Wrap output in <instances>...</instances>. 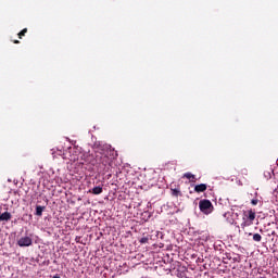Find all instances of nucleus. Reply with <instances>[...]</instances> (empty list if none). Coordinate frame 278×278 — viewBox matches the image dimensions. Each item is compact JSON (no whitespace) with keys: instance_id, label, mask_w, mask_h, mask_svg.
Here are the masks:
<instances>
[{"instance_id":"nucleus-2","label":"nucleus","mask_w":278,"mask_h":278,"mask_svg":"<svg viewBox=\"0 0 278 278\" xmlns=\"http://www.w3.org/2000/svg\"><path fill=\"white\" fill-rule=\"evenodd\" d=\"M199 207L200 212H202L203 214H212V212H214V205L210 200H201L199 202Z\"/></svg>"},{"instance_id":"nucleus-1","label":"nucleus","mask_w":278,"mask_h":278,"mask_svg":"<svg viewBox=\"0 0 278 278\" xmlns=\"http://www.w3.org/2000/svg\"><path fill=\"white\" fill-rule=\"evenodd\" d=\"M118 154L112 150H102V152L97 154V160L99 163L104 166V173H112V165L114 164V157H116Z\"/></svg>"},{"instance_id":"nucleus-15","label":"nucleus","mask_w":278,"mask_h":278,"mask_svg":"<svg viewBox=\"0 0 278 278\" xmlns=\"http://www.w3.org/2000/svg\"><path fill=\"white\" fill-rule=\"evenodd\" d=\"M13 42H14V45H20L21 43V41H18V40H14Z\"/></svg>"},{"instance_id":"nucleus-17","label":"nucleus","mask_w":278,"mask_h":278,"mask_svg":"<svg viewBox=\"0 0 278 278\" xmlns=\"http://www.w3.org/2000/svg\"><path fill=\"white\" fill-rule=\"evenodd\" d=\"M249 236H253V233L250 232Z\"/></svg>"},{"instance_id":"nucleus-11","label":"nucleus","mask_w":278,"mask_h":278,"mask_svg":"<svg viewBox=\"0 0 278 278\" xmlns=\"http://www.w3.org/2000/svg\"><path fill=\"white\" fill-rule=\"evenodd\" d=\"M172 194L173 197H179L181 195V191H179V189H172Z\"/></svg>"},{"instance_id":"nucleus-5","label":"nucleus","mask_w":278,"mask_h":278,"mask_svg":"<svg viewBox=\"0 0 278 278\" xmlns=\"http://www.w3.org/2000/svg\"><path fill=\"white\" fill-rule=\"evenodd\" d=\"M184 178L186 179H189V181H191V184H194L197 182V176H194L192 173L188 172V173H185Z\"/></svg>"},{"instance_id":"nucleus-12","label":"nucleus","mask_w":278,"mask_h":278,"mask_svg":"<svg viewBox=\"0 0 278 278\" xmlns=\"http://www.w3.org/2000/svg\"><path fill=\"white\" fill-rule=\"evenodd\" d=\"M25 34H27V28L22 29V30L17 34V36H18V38L21 39V38H23V36H25Z\"/></svg>"},{"instance_id":"nucleus-18","label":"nucleus","mask_w":278,"mask_h":278,"mask_svg":"<svg viewBox=\"0 0 278 278\" xmlns=\"http://www.w3.org/2000/svg\"><path fill=\"white\" fill-rule=\"evenodd\" d=\"M277 166H278V164H277Z\"/></svg>"},{"instance_id":"nucleus-8","label":"nucleus","mask_w":278,"mask_h":278,"mask_svg":"<svg viewBox=\"0 0 278 278\" xmlns=\"http://www.w3.org/2000/svg\"><path fill=\"white\" fill-rule=\"evenodd\" d=\"M92 194H101L103 192V187H94L91 190Z\"/></svg>"},{"instance_id":"nucleus-14","label":"nucleus","mask_w":278,"mask_h":278,"mask_svg":"<svg viewBox=\"0 0 278 278\" xmlns=\"http://www.w3.org/2000/svg\"><path fill=\"white\" fill-rule=\"evenodd\" d=\"M148 240H149V239H147V238H142V239H141V243L144 244V242H147Z\"/></svg>"},{"instance_id":"nucleus-7","label":"nucleus","mask_w":278,"mask_h":278,"mask_svg":"<svg viewBox=\"0 0 278 278\" xmlns=\"http://www.w3.org/2000/svg\"><path fill=\"white\" fill-rule=\"evenodd\" d=\"M45 210H47V206H40V205H37L36 206V216H42V213L45 212Z\"/></svg>"},{"instance_id":"nucleus-16","label":"nucleus","mask_w":278,"mask_h":278,"mask_svg":"<svg viewBox=\"0 0 278 278\" xmlns=\"http://www.w3.org/2000/svg\"><path fill=\"white\" fill-rule=\"evenodd\" d=\"M52 278H61V277L56 275V276H53Z\"/></svg>"},{"instance_id":"nucleus-4","label":"nucleus","mask_w":278,"mask_h":278,"mask_svg":"<svg viewBox=\"0 0 278 278\" xmlns=\"http://www.w3.org/2000/svg\"><path fill=\"white\" fill-rule=\"evenodd\" d=\"M17 244L20 245V247H31V244H33V240H31V238L30 237H27V236H25V237H22V238H20L18 240H17Z\"/></svg>"},{"instance_id":"nucleus-10","label":"nucleus","mask_w":278,"mask_h":278,"mask_svg":"<svg viewBox=\"0 0 278 278\" xmlns=\"http://www.w3.org/2000/svg\"><path fill=\"white\" fill-rule=\"evenodd\" d=\"M252 239H253L254 242H262V235L254 233Z\"/></svg>"},{"instance_id":"nucleus-6","label":"nucleus","mask_w":278,"mask_h":278,"mask_svg":"<svg viewBox=\"0 0 278 278\" xmlns=\"http://www.w3.org/2000/svg\"><path fill=\"white\" fill-rule=\"evenodd\" d=\"M205 190H207V185L205 184H200L194 187V192L198 193L205 192Z\"/></svg>"},{"instance_id":"nucleus-9","label":"nucleus","mask_w":278,"mask_h":278,"mask_svg":"<svg viewBox=\"0 0 278 278\" xmlns=\"http://www.w3.org/2000/svg\"><path fill=\"white\" fill-rule=\"evenodd\" d=\"M12 218V214L4 212L1 214V220H10Z\"/></svg>"},{"instance_id":"nucleus-3","label":"nucleus","mask_w":278,"mask_h":278,"mask_svg":"<svg viewBox=\"0 0 278 278\" xmlns=\"http://www.w3.org/2000/svg\"><path fill=\"white\" fill-rule=\"evenodd\" d=\"M255 220V212L253 210L248 211V220L241 224V227H251Z\"/></svg>"},{"instance_id":"nucleus-13","label":"nucleus","mask_w":278,"mask_h":278,"mask_svg":"<svg viewBox=\"0 0 278 278\" xmlns=\"http://www.w3.org/2000/svg\"><path fill=\"white\" fill-rule=\"evenodd\" d=\"M258 202L260 201L257 199H254V200L251 201L252 205H257Z\"/></svg>"}]
</instances>
